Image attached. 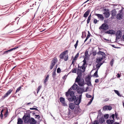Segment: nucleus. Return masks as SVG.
I'll list each match as a JSON object with an SVG mask.
<instances>
[{
  "instance_id": "f257e3e1",
  "label": "nucleus",
  "mask_w": 124,
  "mask_h": 124,
  "mask_svg": "<svg viewBox=\"0 0 124 124\" xmlns=\"http://www.w3.org/2000/svg\"><path fill=\"white\" fill-rule=\"evenodd\" d=\"M72 91V89L71 87L69 89L67 92H66V96L68 98L69 101L72 102L74 101L75 104L79 106V105L81 102L82 95H79L78 97L76 98V96L75 95L74 92Z\"/></svg>"
},
{
  "instance_id": "f03ea898",
  "label": "nucleus",
  "mask_w": 124,
  "mask_h": 124,
  "mask_svg": "<svg viewBox=\"0 0 124 124\" xmlns=\"http://www.w3.org/2000/svg\"><path fill=\"white\" fill-rule=\"evenodd\" d=\"M97 54H101L102 56V57L97 58L96 59V62L98 63H101L103 61H102L103 59L106 58V54L103 52L101 51L98 52Z\"/></svg>"
},
{
  "instance_id": "7ed1b4c3",
  "label": "nucleus",
  "mask_w": 124,
  "mask_h": 124,
  "mask_svg": "<svg viewBox=\"0 0 124 124\" xmlns=\"http://www.w3.org/2000/svg\"><path fill=\"white\" fill-rule=\"evenodd\" d=\"M68 52V51L66 50L61 53L59 56L60 58L61 59H64L65 61H67L68 59V55L67 54L64 57V56L66 54H67Z\"/></svg>"
},
{
  "instance_id": "20e7f679",
  "label": "nucleus",
  "mask_w": 124,
  "mask_h": 124,
  "mask_svg": "<svg viewBox=\"0 0 124 124\" xmlns=\"http://www.w3.org/2000/svg\"><path fill=\"white\" fill-rule=\"evenodd\" d=\"M30 117L29 115L25 116L24 115L22 118V119L24 120V123H27L29 122L31 124V120L30 119Z\"/></svg>"
},
{
  "instance_id": "39448f33",
  "label": "nucleus",
  "mask_w": 124,
  "mask_h": 124,
  "mask_svg": "<svg viewBox=\"0 0 124 124\" xmlns=\"http://www.w3.org/2000/svg\"><path fill=\"white\" fill-rule=\"evenodd\" d=\"M58 60L57 58L56 57H54L51 61V65L50 67V69H53V66L57 62Z\"/></svg>"
},
{
  "instance_id": "423d86ee",
  "label": "nucleus",
  "mask_w": 124,
  "mask_h": 124,
  "mask_svg": "<svg viewBox=\"0 0 124 124\" xmlns=\"http://www.w3.org/2000/svg\"><path fill=\"white\" fill-rule=\"evenodd\" d=\"M120 12L116 15V18L117 19L119 20H121L123 16V13L122 10H121Z\"/></svg>"
},
{
  "instance_id": "0eeeda50",
  "label": "nucleus",
  "mask_w": 124,
  "mask_h": 124,
  "mask_svg": "<svg viewBox=\"0 0 124 124\" xmlns=\"http://www.w3.org/2000/svg\"><path fill=\"white\" fill-rule=\"evenodd\" d=\"M108 28V25L106 23L103 24L101 26H100L99 29H100L103 30H106Z\"/></svg>"
},
{
  "instance_id": "6e6552de",
  "label": "nucleus",
  "mask_w": 124,
  "mask_h": 124,
  "mask_svg": "<svg viewBox=\"0 0 124 124\" xmlns=\"http://www.w3.org/2000/svg\"><path fill=\"white\" fill-rule=\"evenodd\" d=\"M12 90H13L11 89H9L3 96H2L1 99H4L5 98L8 96L11 93Z\"/></svg>"
},
{
  "instance_id": "1a4fd4ad",
  "label": "nucleus",
  "mask_w": 124,
  "mask_h": 124,
  "mask_svg": "<svg viewBox=\"0 0 124 124\" xmlns=\"http://www.w3.org/2000/svg\"><path fill=\"white\" fill-rule=\"evenodd\" d=\"M88 88V87H87L85 91H84V90L83 88H79L77 90V92L78 93L81 94L84 92H86Z\"/></svg>"
},
{
  "instance_id": "9d476101",
  "label": "nucleus",
  "mask_w": 124,
  "mask_h": 124,
  "mask_svg": "<svg viewBox=\"0 0 124 124\" xmlns=\"http://www.w3.org/2000/svg\"><path fill=\"white\" fill-rule=\"evenodd\" d=\"M112 107L110 106L106 105L103 107V110L104 111L110 110L112 109Z\"/></svg>"
},
{
  "instance_id": "9b49d317",
  "label": "nucleus",
  "mask_w": 124,
  "mask_h": 124,
  "mask_svg": "<svg viewBox=\"0 0 124 124\" xmlns=\"http://www.w3.org/2000/svg\"><path fill=\"white\" fill-rule=\"evenodd\" d=\"M122 32L120 31H118L116 34V39H120L121 37Z\"/></svg>"
},
{
  "instance_id": "f8f14e48",
  "label": "nucleus",
  "mask_w": 124,
  "mask_h": 124,
  "mask_svg": "<svg viewBox=\"0 0 124 124\" xmlns=\"http://www.w3.org/2000/svg\"><path fill=\"white\" fill-rule=\"evenodd\" d=\"M79 106L77 108H76L75 109L74 113V114L76 115H77L79 114L81 111V109L79 108Z\"/></svg>"
},
{
  "instance_id": "ddd939ff",
  "label": "nucleus",
  "mask_w": 124,
  "mask_h": 124,
  "mask_svg": "<svg viewBox=\"0 0 124 124\" xmlns=\"http://www.w3.org/2000/svg\"><path fill=\"white\" fill-rule=\"evenodd\" d=\"M59 100L63 104V105L65 106L66 103H65V100L64 98L63 97H61L60 98Z\"/></svg>"
},
{
  "instance_id": "4468645a",
  "label": "nucleus",
  "mask_w": 124,
  "mask_h": 124,
  "mask_svg": "<svg viewBox=\"0 0 124 124\" xmlns=\"http://www.w3.org/2000/svg\"><path fill=\"white\" fill-rule=\"evenodd\" d=\"M75 104L70 103L69 104V107L71 109H73L75 107Z\"/></svg>"
},
{
  "instance_id": "2eb2a0df",
  "label": "nucleus",
  "mask_w": 124,
  "mask_h": 124,
  "mask_svg": "<svg viewBox=\"0 0 124 124\" xmlns=\"http://www.w3.org/2000/svg\"><path fill=\"white\" fill-rule=\"evenodd\" d=\"M18 47H14V48H12L10 49H9L8 50L6 51H4V54H7L8 53H9L10 52L14 50H15L16 49V48H18Z\"/></svg>"
},
{
  "instance_id": "dca6fc26",
  "label": "nucleus",
  "mask_w": 124,
  "mask_h": 124,
  "mask_svg": "<svg viewBox=\"0 0 124 124\" xmlns=\"http://www.w3.org/2000/svg\"><path fill=\"white\" fill-rule=\"evenodd\" d=\"M103 14L105 15V17L107 18H108L110 15V13L109 11H108V10L104 12Z\"/></svg>"
},
{
  "instance_id": "f3484780",
  "label": "nucleus",
  "mask_w": 124,
  "mask_h": 124,
  "mask_svg": "<svg viewBox=\"0 0 124 124\" xmlns=\"http://www.w3.org/2000/svg\"><path fill=\"white\" fill-rule=\"evenodd\" d=\"M90 12V10L88 9L84 14L83 16L85 18L87 17L88 16Z\"/></svg>"
},
{
  "instance_id": "a211bd4d",
  "label": "nucleus",
  "mask_w": 124,
  "mask_h": 124,
  "mask_svg": "<svg viewBox=\"0 0 124 124\" xmlns=\"http://www.w3.org/2000/svg\"><path fill=\"white\" fill-rule=\"evenodd\" d=\"M115 31L113 30H109L105 32L106 33L109 34H114L115 33Z\"/></svg>"
},
{
  "instance_id": "6ab92c4d",
  "label": "nucleus",
  "mask_w": 124,
  "mask_h": 124,
  "mask_svg": "<svg viewBox=\"0 0 124 124\" xmlns=\"http://www.w3.org/2000/svg\"><path fill=\"white\" fill-rule=\"evenodd\" d=\"M86 67L87 66H84L82 65V66L80 67L79 65H78V68H81V69L83 70L82 71V72H84L85 71V69Z\"/></svg>"
},
{
  "instance_id": "aec40b11",
  "label": "nucleus",
  "mask_w": 124,
  "mask_h": 124,
  "mask_svg": "<svg viewBox=\"0 0 124 124\" xmlns=\"http://www.w3.org/2000/svg\"><path fill=\"white\" fill-rule=\"evenodd\" d=\"M95 15L97 16L98 18H100L102 20H103L104 18L102 15L99 14H96Z\"/></svg>"
},
{
  "instance_id": "412c9836",
  "label": "nucleus",
  "mask_w": 124,
  "mask_h": 124,
  "mask_svg": "<svg viewBox=\"0 0 124 124\" xmlns=\"http://www.w3.org/2000/svg\"><path fill=\"white\" fill-rule=\"evenodd\" d=\"M104 62V61L103 62H102V63H98L97 64H96V68L97 69V70H98V69L103 64Z\"/></svg>"
},
{
  "instance_id": "4be33fe9",
  "label": "nucleus",
  "mask_w": 124,
  "mask_h": 124,
  "mask_svg": "<svg viewBox=\"0 0 124 124\" xmlns=\"http://www.w3.org/2000/svg\"><path fill=\"white\" fill-rule=\"evenodd\" d=\"M99 121L100 123L102 124L105 122V120L103 117H101L99 119Z\"/></svg>"
},
{
  "instance_id": "5701e85b",
  "label": "nucleus",
  "mask_w": 124,
  "mask_h": 124,
  "mask_svg": "<svg viewBox=\"0 0 124 124\" xmlns=\"http://www.w3.org/2000/svg\"><path fill=\"white\" fill-rule=\"evenodd\" d=\"M106 122L108 124H112L114 122V121L112 120H108L106 121Z\"/></svg>"
},
{
  "instance_id": "b1692460",
  "label": "nucleus",
  "mask_w": 124,
  "mask_h": 124,
  "mask_svg": "<svg viewBox=\"0 0 124 124\" xmlns=\"http://www.w3.org/2000/svg\"><path fill=\"white\" fill-rule=\"evenodd\" d=\"M78 87V85H77L74 83V84L72 86V88L73 90H74L77 89Z\"/></svg>"
},
{
  "instance_id": "393cba45",
  "label": "nucleus",
  "mask_w": 124,
  "mask_h": 124,
  "mask_svg": "<svg viewBox=\"0 0 124 124\" xmlns=\"http://www.w3.org/2000/svg\"><path fill=\"white\" fill-rule=\"evenodd\" d=\"M49 75H47L46 77V78L44 80V83L46 85V82H47V81L48 80V79H49Z\"/></svg>"
},
{
  "instance_id": "a878e982",
  "label": "nucleus",
  "mask_w": 124,
  "mask_h": 124,
  "mask_svg": "<svg viewBox=\"0 0 124 124\" xmlns=\"http://www.w3.org/2000/svg\"><path fill=\"white\" fill-rule=\"evenodd\" d=\"M17 124H22L23 123V121L21 118H19L17 119Z\"/></svg>"
},
{
  "instance_id": "bb28decb",
  "label": "nucleus",
  "mask_w": 124,
  "mask_h": 124,
  "mask_svg": "<svg viewBox=\"0 0 124 124\" xmlns=\"http://www.w3.org/2000/svg\"><path fill=\"white\" fill-rule=\"evenodd\" d=\"M37 122V121L33 118L31 117V124H36Z\"/></svg>"
},
{
  "instance_id": "cd10ccee",
  "label": "nucleus",
  "mask_w": 124,
  "mask_h": 124,
  "mask_svg": "<svg viewBox=\"0 0 124 124\" xmlns=\"http://www.w3.org/2000/svg\"><path fill=\"white\" fill-rule=\"evenodd\" d=\"M78 84L79 86H83L84 85V81H80L78 83Z\"/></svg>"
},
{
  "instance_id": "c85d7f7f",
  "label": "nucleus",
  "mask_w": 124,
  "mask_h": 124,
  "mask_svg": "<svg viewBox=\"0 0 124 124\" xmlns=\"http://www.w3.org/2000/svg\"><path fill=\"white\" fill-rule=\"evenodd\" d=\"M116 12L115 10H112L111 11V15L112 17H114V16L116 15Z\"/></svg>"
},
{
  "instance_id": "c756f323",
  "label": "nucleus",
  "mask_w": 124,
  "mask_h": 124,
  "mask_svg": "<svg viewBox=\"0 0 124 124\" xmlns=\"http://www.w3.org/2000/svg\"><path fill=\"white\" fill-rule=\"evenodd\" d=\"M86 81L87 83V84L88 85L90 86L92 85L90 80L86 79Z\"/></svg>"
},
{
  "instance_id": "7c9ffc66",
  "label": "nucleus",
  "mask_w": 124,
  "mask_h": 124,
  "mask_svg": "<svg viewBox=\"0 0 124 124\" xmlns=\"http://www.w3.org/2000/svg\"><path fill=\"white\" fill-rule=\"evenodd\" d=\"M88 33L87 36L86 38L85 39V40L84 41L85 42L90 37V36L91 35L90 34V33L89 31H88Z\"/></svg>"
},
{
  "instance_id": "2f4dec72",
  "label": "nucleus",
  "mask_w": 124,
  "mask_h": 124,
  "mask_svg": "<svg viewBox=\"0 0 124 124\" xmlns=\"http://www.w3.org/2000/svg\"><path fill=\"white\" fill-rule=\"evenodd\" d=\"M83 62V64L82 65L84 66H86V60L85 57L84 58Z\"/></svg>"
},
{
  "instance_id": "473e14b6",
  "label": "nucleus",
  "mask_w": 124,
  "mask_h": 124,
  "mask_svg": "<svg viewBox=\"0 0 124 124\" xmlns=\"http://www.w3.org/2000/svg\"><path fill=\"white\" fill-rule=\"evenodd\" d=\"M80 77H79V76H78L77 77V78L76 79L75 82H78L80 81Z\"/></svg>"
},
{
  "instance_id": "72a5a7b5",
  "label": "nucleus",
  "mask_w": 124,
  "mask_h": 124,
  "mask_svg": "<svg viewBox=\"0 0 124 124\" xmlns=\"http://www.w3.org/2000/svg\"><path fill=\"white\" fill-rule=\"evenodd\" d=\"M79 55V53H77L76 54V55L74 57L73 59V60L75 61L76 60H77V59L78 58V57Z\"/></svg>"
},
{
  "instance_id": "f704fd0d",
  "label": "nucleus",
  "mask_w": 124,
  "mask_h": 124,
  "mask_svg": "<svg viewBox=\"0 0 124 124\" xmlns=\"http://www.w3.org/2000/svg\"><path fill=\"white\" fill-rule=\"evenodd\" d=\"M86 36V33L85 32H82V38H85Z\"/></svg>"
},
{
  "instance_id": "c9c22d12",
  "label": "nucleus",
  "mask_w": 124,
  "mask_h": 124,
  "mask_svg": "<svg viewBox=\"0 0 124 124\" xmlns=\"http://www.w3.org/2000/svg\"><path fill=\"white\" fill-rule=\"evenodd\" d=\"M114 91L115 93L118 96H119L120 97L121 96V95L120 94L118 91L115 90H114Z\"/></svg>"
},
{
  "instance_id": "e433bc0d",
  "label": "nucleus",
  "mask_w": 124,
  "mask_h": 124,
  "mask_svg": "<svg viewBox=\"0 0 124 124\" xmlns=\"http://www.w3.org/2000/svg\"><path fill=\"white\" fill-rule=\"evenodd\" d=\"M88 50L87 49L86 50L85 53V57L86 58L87 57V56L88 55Z\"/></svg>"
},
{
  "instance_id": "4c0bfd02",
  "label": "nucleus",
  "mask_w": 124,
  "mask_h": 124,
  "mask_svg": "<svg viewBox=\"0 0 124 124\" xmlns=\"http://www.w3.org/2000/svg\"><path fill=\"white\" fill-rule=\"evenodd\" d=\"M98 73V70L96 71L95 72L94 74V76H96V77H98V76L97 74Z\"/></svg>"
},
{
  "instance_id": "58836bf2",
  "label": "nucleus",
  "mask_w": 124,
  "mask_h": 124,
  "mask_svg": "<svg viewBox=\"0 0 124 124\" xmlns=\"http://www.w3.org/2000/svg\"><path fill=\"white\" fill-rule=\"evenodd\" d=\"M114 61V60L113 59H112L110 62V64L111 66H112L113 65V62Z\"/></svg>"
},
{
  "instance_id": "ea45409f",
  "label": "nucleus",
  "mask_w": 124,
  "mask_h": 124,
  "mask_svg": "<svg viewBox=\"0 0 124 124\" xmlns=\"http://www.w3.org/2000/svg\"><path fill=\"white\" fill-rule=\"evenodd\" d=\"M78 40H77L76 41V44L74 45V46L75 49H76L77 48V47L78 45Z\"/></svg>"
},
{
  "instance_id": "a19ab883",
  "label": "nucleus",
  "mask_w": 124,
  "mask_h": 124,
  "mask_svg": "<svg viewBox=\"0 0 124 124\" xmlns=\"http://www.w3.org/2000/svg\"><path fill=\"white\" fill-rule=\"evenodd\" d=\"M21 86H20L17 89L16 91V93L17 92H19L21 89Z\"/></svg>"
},
{
  "instance_id": "79ce46f5",
  "label": "nucleus",
  "mask_w": 124,
  "mask_h": 124,
  "mask_svg": "<svg viewBox=\"0 0 124 124\" xmlns=\"http://www.w3.org/2000/svg\"><path fill=\"white\" fill-rule=\"evenodd\" d=\"M41 86H40L38 87L37 88V93H38L40 89L41 88Z\"/></svg>"
},
{
  "instance_id": "37998d69",
  "label": "nucleus",
  "mask_w": 124,
  "mask_h": 124,
  "mask_svg": "<svg viewBox=\"0 0 124 124\" xmlns=\"http://www.w3.org/2000/svg\"><path fill=\"white\" fill-rule=\"evenodd\" d=\"M99 122L98 121L95 120L94 121V122L92 124H98Z\"/></svg>"
},
{
  "instance_id": "c03bdc74",
  "label": "nucleus",
  "mask_w": 124,
  "mask_h": 124,
  "mask_svg": "<svg viewBox=\"0 0 124 124\" xmlns=\"http://www.w3.org/2000/svg\"><path fill=\"white\" fill-rule=\"evenodd\" d=\"M68 110L69 111V115H71L72 114V111L70 109H68Z\"/></svg>"
},
{
  "instance_id": "a18cd8bd",
  "label": "nucleus",
  "mask_w": 124,
  "mask_h": 124,
  "mask_svg": "<svg viewBox=\"0 0 124 124\" xmlns=\"http://www.w3.org/2000/svg\"><path fill=\"white\" fill-rule=\"evenodd\" d=\"M109 116V115L108 114H106L104 115V118L106 119H107Z\"/></svg>"
},
{
  "instance_id": "49530a36",
  "label": "nucleus",
  "mask_w": 124,
  "mask_h": 124,
  "mask_svg": "<svg viewBox=\"0 0 124 124\" xmlns=\"http://www.w3.org/2000/svg\"><path fill=\"white\" fill-rule=\"evenodd\" d=\"M61 71V69L60 68H58L57 70V73H60Z\"/></svg>"
},
{
  "instance_id": "de8ad7c7",
  "label": "nucleus",
  "mask_w": 124,
  "mask_h": 124,
  "mask_svg": "<svg viewBox=\"0 0 124 124\" xmlns=\"http://www.w3.org/2000/svg\"><path fill=\"white\" fill-rule=\"evenodd\" d=\"M31 113L33 115V116L35 114H36V112L35 111H31Z\"/></svg>"
},
{
  "instance_id": "09e8293b",
  "label": "nucleus",
  "mask_w": 124,
  "mask_h": 124,
  "mask_svg": "<svg viewBox=\"0 0 124 124\" xmlns=\"http://www.w3.org/2000/svg\"><path fill=\"white\" fill-rule=\"evenodd\" d=\"M86 97L88 98H90L92 97V96L89 95L88 94H86Z\"/></svg>"
},
{
  "instance_id": "8fccbe9b",
  "label": "nucleus",
  "mask_w": 124,
  "mask_h": 124,
  "mask_svg": "<svg viewBox=\"0 0 124 124\" xmlns=\"http://www.w3.org/2000/svg\"><path fill=\"white\" fill-rule=\"evenodd\" d=\"M31 110H35L38 111H39V110L37 108H31Z\"/></svg>"
},
{
  "instance_id": "3c124183",
  "label": "nucleus",
  "mask_w": 124,
  "mask_h": 124,
  "mask_svg": "<svg viewBox=\"0 0 124 124\" xmlns=\"http://www.w3.org/2000/svg\"><path fill=\"white\" fill-rule=\"evenodd\" d=\"M91 19V18H89V17H88V18L87 19V24H88L89 23V22H90V20Z\"/></svg>"
},
{
  "instance_id": "603ef678",
  "label": "nucleus",
  "mask_w": 124,
  "mask_h": 124,
  "mask_svg": "<svg viewBox=\"0 0 124 124\" xmlns=\"http://www.w3.org/2000/svg\"><path fill=\"white\" fill-rule=\"evenodd\" d=\"M82 72V70H81L80 69H78L77 70V73H81V72Z\"/></svg>"
},
{
  "instance_id": "864d4df0",
  "label": "nucleus",
  "mask_w": 124,
  "mask_h": 124,
  "mask_svg": "<svg viewBox=\"0 0 124 124\" xmlns=\"http://www.w3.org/2000/svg\"><path fill=\"white\" fill-rule=\"evenodd\" d=\"M97 22V21L96 19H94L93 20V23L95 24H96Z\"/></svg>"
},
{
  "instance_id": "5fc2aeb1",
  "label": "nucleus",
  "mask_w": 124,
  "mask_h": 124,
  "mask_svg": "<svg viewBox=\"0 0 124 124\" xmlns=\"http://www.w3.org/2000/svg\"><path fill=\"white\" fill-rule=\"evenodd\" d=\"M92 54L94 56L97 53L96 52H93Z\"/></svg>"
},
{
  "instance_id": "6e6d98bb",
  "label": "nucleus",
  "mask_w": 124,
  "mask_h": 124,
  "mask_svg": "<svg viewBox=\"0 0 124 124\" xmlns=\"http://www.w3.org/2000/svg\"><path fill=\"white\" fill-rule=\"evenodd\" d=\"M91 79V77L89 75H88L87 76V78L86 79H89L90 80Z\"/></svg>"
},
{
  "instance_id": "4d7b16f0",
  "label": "nucleus",
  "mask_w": 124,
  "mask_h": 124,
  "mask_svg": "<svg viewBox=\"0 0 124 124\" xmlns=\"http://www.w3.org/2000/svg\"><path fill=\"white\" fill-rule=\"evenodd\" d=\"M111 117H112V118L113 119H114V118L115 117V115L114 114H113L111 116Z\"/></svg>"
},
{
  "instance_id": "13d9d810",
  "label": "nucleus",
  "mask_w": 124,
  "mask_h": 124,
  "mask_svg": "<svg viewBox=\"0 0 124 124\" xmlns=\"http://www.w3.org/2000/svg\"><path fill=\"white\" fill-rule=\"evenodd\" d=\"M99 82V80L97 79H95V82H96V83H98V82Z\"/></svg>"
},
{
  "instance_id": "bf43d9fd",
  "label": "nucleus",
  "mask_w": 124,
  "mask_h": 124,
  "mask_svg": "<svg viewBox=\"0 0 124 124\" xmlns=\"http://www.w3.org/2000/svg\"><path fill=\"white\" fill-rule=\"evenodd\" d=\"M116 76L117 78H119L120 77V75L119 73H118L117 74V75Z\"/></svg>"
},
{
  "instance_id": "052dcab7",
  "label": "nucleus",
  "mask_w": 124,
  "mask_h": 124,
  "mask_svg": "<svg viewBox=\"0 0 124 124\" xmlns=\"http://www.w3.org/2000/svg\"><path fill=\"white\" fill-rule=\"evenodd\" d=\"M56 74L55 73V72H53L52 73V76H54L55 75H56Z\"/></svg>"
},
{
  "instance_id": "680f3d73",
  "label": "nucleus",
  "mask_w": 124,
  "mask_h": 124,
  "mask_svg": "<svg viewBox=\"0 0 124 124\" xmlns=\"http://www.w3.org/2000/svg\"><path fill=\"white\" fill-rule=\"evenodd\" d=\"M109 100V98H107L104 100L105 101H108Z\"/></svg>"
},
{
  "instance_id": "e2e57ef3",
  "label": "nucleus",
  "mask_w": 124,
  "mask_h": 124,
  "mask_svg": "<svg viewBox=\"0 0 124 124\" xmlns=\"http://www.w3.org/2000/svg\"><path fill=\"white\" fill-rule=\"evenodd\" d=\"M0 116L1 118H2L3 117V114H2V113H1Z\"/></svg>"
},
{
  "instance_id": "0e129e2a",
  "label": "nucleus",
  "mask_w": 124,
  "mask_h": 124,
  "mask_svg": "<svg viewBox=\"0 0 124 124\" xmlns=\"http://www.w3.org/2000/svg\"><path fill=\"white\" fill-rule=\"evenodd\" d=\"M75 61L73 60L72 62V64H73V65H74V62H75Z\"/></svg>"
},
{
  "instance_id": "69168bd1",
  "label": "nucleus",
  "mask_w": 124,
  "mask_h": 124,
  "mask_svg": "<svg viewBox=\"0 0 124 124\" xmlns=\"http://www.w3.org/2000/svg\"><path fill=\"white\" fill-rule=\"evenodd\" d=\"M93 98H94V97H93L91 99H90V101L91 102H92V101H93Z\"/></svg>"
},
{
  "instance_id": "338daca9",
  "label": "nucleus",
  "mask_w": 124,
  "mask_h": 124,
  "mask_svg": "<svg viewBox=\"0 0 124 124\" xmlns=\"http://www.w3.org/2000/svg\"><path fill=\"white\" fill-rule=\"evenodd\" d=\"M76 70L74 69L72 70V72L73 73H76Z\"/></svg>"
},
{
  "instance_id": "774afa93",
  "label": "nucleus",
  "mask_w": 124,
  "mask_h": 124,
  "mask_svg": "<svg viewBox=\"0 0 124 124\" xmlns=\"http://www.w3.org/2000/svg\"><path fill=\"white\" fill-rule=\"evenodd\" d=\"M113 124H120L119 123H118L117 122H115Z\"/></svg>"
}]
</instances>
